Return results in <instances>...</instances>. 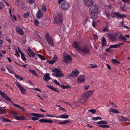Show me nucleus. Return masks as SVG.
Returning a JSON list of instances; mask_svg holds the SVG:
<instances>
[{
	"instance_id": "57",
	"label": "nucleus",
	"mask_w": 130,
	"mask_h": 130,
	"mask_svg": "<svg viewBox=\"0 0 130 130\" xmlns=\"http://www.w3.org/2000/svg\"><path fill=\"white\" fill-rule=\"evenodd\" d=\"M121 1L124 3L130 4V0H121Z\"/></svg>"
},
{
	"instance_id": "2",
	"label": "nucleus",
	"mask_w": 130,
	"mask_h": 130,
	"mask_svg": "<svg viewBox=\"0 0 130 130\" xmlns=\"http://www.w3.org/2000/svg\"><path fill=\"white\" fill-rule=\"evenodd\" d=\"M94 91V90H92L85 92L83 93L82 99L79 101V102L83 104H85L89 96L93 94Z\"/></svg>"
},
{
	"instance_id": "6",
	"label": "nucleus",
	"mask_w": 130,
	"mask_h": 130,
	"mask_svg": "<svg viewBox=\"0 0 130 130\" xmlns=\"http://www.w3.org/2000/svg\"><path fill=\"white\" fill-rule=\"evenodd\" d=\"M78 52L81 54L84 53L85 54H87L89 53L90 51L87 46L84 45L80 47Z\"/></svg>"
},
{
	"instance_id": "7",
	"label": "nucleus",
	"mask_w": 130,
	"mask_h": 130,
	"mask_svg": "<svg viewBox=\"0 0 130 130\" xmlns=\"http://www.w3.org/2000/svg\"><path fill=\"white\" fill-rule=\"evenodd\" d=\"M46 117L51 118H61L62 119H67L68 118L69 116L67 115L64 114H61L60 115H52L48 114H46Z\"/></svg>"
},
{
	"instance_id": "53",
	"label": "nucleus",
	"mask_w": 130,
	"mask_h": 130,
	"mask_svg": "<svg viewBox=\"0 0 130 130\" xmlns=\"http://www.w3.org/2000/svg\"><path fill=\"white\" fill-rule=\"evenodd\" d=\"M29 13L28 12H27L26 13L24 14L23 16L24 18H27L29 16Z\"/></svg>"
},
{
	"instance_id": "35",
	"label": "nucleus",
	"mask_w": 130,
	"mask_h": 130,
	"mask_svg": "<svg viewBox=\"0 0 130 130\" xmlns=\"http://www.w3.org/2000/svg\"><path fill=\"white\" fill-rule=\"evenodd\" d=\"M70 122V121L67 120H64L63 122H59L58 123L60 124H66Z\"/></svg>"
},
{
	"instance_id": "44",
	"label": "nucleus",
	"mask_w": 130,
	"mask_h": 130,
	"mask_svg": "<svg viewBox=\"0 0 130 130\" xmlns=\"http://www.w3.org/2000/svg\"><path fill=\"white\" fill-rule=\"evenodd\" d=\"M88 111L92 112L93 114H94L96 113V110L94 109H91L89 110Z\"/></svg>"
},
{
	"instance_id": "40",
	"label": "nucleus",
	"mask_w": 130,
	"mask_h": 130,
	"mask_svg": "<svg viewBox=\"0 0 130 130\" xmlns=\"http://www.w3.org/2000/svg\"><path fill=\"white\" fill-rule=\"evenodd\" d=\"M102 119V118L100 117H93L92 118V120L94 121H96L99 120H101Z\"/></svg>"
},
{
	"instance_id": "32",
	"label": "nucleus",
	"mask_w": 130,
	"mask_h": 130,
	"mask_svg": "<svg viewBox=\"0 0 130 130\" xmlns=\"http://www.w3.org/2000/svg\"><path fill=\"white\" fill-rule=\"evenodd\" d=\"M6 113V111L2 107H0V113L2 114H5Z\"/></svg>"
},
{
	"instance_id": "11",
	"label": "nucleus",
	"mask_w": 130,
	"mask_h": 130,
	"mask_svg": "<svg viewBox=\"0 0 130 130\" xmlns=\"http://www.w3.org/2000/svg\"><path fill=\"white\" fill-rule=\"evenodd\" d=\"M15 84L20 89L21 93L23 94H26V90L18 82H15Z\"/></svg>"
},
{
	"instance_id": "60",
	"label": "nucleus",
	"mask_w": 130,
	"mask_h": 130,
	"mask_svg": "<svg viewBox=\"0 0 130 130\" xmlns=\"http://www.w3.org/2000/svg\"><path fill=\"white\" fill-rule=\"evenodd\" d=\"M59 110H63L64 111L66 112V110L63 108L60 107L59 108Z\"/></svg>"
},
{
	"instance_id": "17",
	"label": "nucleus",
	"mask_w": 130,
	"mask_h": 130,
	"mask_svg": "<svg viewBox=\"0 0 130 130\" xmlns=\"http://www.w3.org/2000/svg\"><path fill=\"white\" fill-rule=\"evenodd\" d=\"M16 30L17 32L20 35H23L24 34V31L20 27H17L16 28Z\"/></svg>"
},
{
	"instance_id": "51",
	"label": "nucleus",
	"mask_w": 130,
	"mask_h": 130,
	"mask_svg": "<svg viewBox=\"0 0 130 130\" xmlns=\"http://www.w3.org/2000/svg\"><path fill=\"white\" fill-rule=\"evenodd\" d=\"M71 102H67L66 103V104L69 105L70 107H71L72 108H73L75 106V105H72V104H71Z\"/></svg>"
},
{
	"instance_id": "61",
	"label": "nucleus",
	"mask_w": 130,
	"mask_h": 130,
	"mask_svg": "<svg viewBox=\"0 0 130 130\" xmlns=\"http://www.w3.org/2000/svg\"><path fill=\"white\" fill-rule=\"evenodd\" d=\"M4 7V4L0 2V9L2 10Z\"/></svg>"
},
{
	"instance_id": "45",
	"label": "nucleus",
	"mask_w": 130,
	"mask_h": 130,
	"mask_svg": "<svg viewBox=\"0 0 130 130\" xmlns=\"http://www.w3.org/2000/svg\"><path fill=\"white\" fill-rule=\"evenodd\" d=\"M57 59L58 58L57 56L56 55H54V57L52 59V60L55 63L57 61Z\"/></svg>"
},
{
	"instance_id": "28",
	"label": "nucleus",
	"mask_w": 130,
	"mask_h": 130,
	"mask_svg": "<svg viewBox=\"0 0 130 130\" xmlns=\"http://www.w3.org/2000/svg\"><path fill=\"white\" fill-rule=\"evenodd\" d=\"M108 36L111 40L113 41L115 40L117 38L116 35L114 36L111 34H110Z\"/></svg>"
},
{
	"instance_id": "39",
	"label": "nucleus",
	"mask_w": 130,
	"mask_h": 130,
	"mask_svg": "<svg viewBox=\"0 0 130 130\" xmlns=\"http://www.w3.org/2000/svg\"><path fill=\"white\" fill-rule=\"evenodd\" d=\"M119 38L125 41H126L127 40L126 38L124 36H122L121 35H120V36Z\"/></svg>"
},
{
	"instance_id": "24",
	"label": "nucleus",
	"mask_w": 130,
	"mask_h": 130,
	"mask_svg": "<svg viewBox=\"0 0 130 130\" xmlns=\"http://www.w3.org/2000/svg\"><path fill=\"white\" fill-rule=\"evenodd\" d=\"M25 117L24 116H20L19 115H18L17 116H15V119L17 120H24L25 119Z\"/></svg>"
},
{
	"instance_id": "33",
	"label": "nucleus",
	"mask_w": 130,
	"mask_h": 130,
	"mask_svg": "<svg viewBox=\"0 0 130 130\" xmlns=\"http://www.w3.org/2000/svg\"><path fill=\"white\" fill-rule=\"evenodd\" d=\"M1 119L3 122H10L11 121L9 119L4 117H1Z\"/></svg>"
},
{
	"instance_id": "46",
	"label": "nucleus",
	"mask_w": 130,
	"mask_h": 130,
	"mask_svg": "<svg viewBox=\"0 0 130 130\" xmlns=\"http://www.w3.org/2000/svg\"><path fill=\"white\" fill-rule=\"evenodd\" d=\"M118 47L117 44L116 45H111L110 46V48H117Z\"/></svg>"
},
{
	"instance_id": "41",
	"label": "nucleus",
	"mask_w": 130,
	"mask_h": 130,
	"mask_svg": "<svg viewBox=\"0 0 130 130\" xmlns=\"http://www.w3.org/2000/svg\"><path fill=\"white\" fill-rule=\"evenodd\" d=\"M36 55L38 56L41 59L43 60H45L44 57L43 56L40 54H36Z\"/></svg>"
},
{
	"instance_id": "64",
	"label": "nucleus",
	"mask_w": 130,
	"mask_h": 130,
	"mask_svg": "<svg viewBox=\"0 0 130 130\" xmlns=\"http://www.w3.org/2000/svg\"><path fill=\"white\" fill-rule=\"evenodd\" d=\"M12 105L14 106L17 108H19V107H20V106L19 105L14 103L12 104Z\"/></svg>"
},
{
	"instance_id": "4",
	"label": "nucleus",
	"mask_w": 130,
	"mask_h": 130,
	"mask_svg": "<svg viewBox=\"0 0 130 130\" xmlns=\"http://www.w3.org/2000/svg\"><path fill=\"white\" fill-rule=\"evenodd\" d=\"M63 62L66 64H68L71 62L72 59L71 56L67 54V53L64 52L63 54Z\"/></svg>"
},
{
	"instance_id": "16",
	"label": "nucleus",
	"mask_w": 130,
	"mask_h": 130,
	"mask_svg": "<svg viewBox=\"0 0 130 130\" xmlns=\"http://www.w3.org/2000/svg\"><path fill=\"white\" fill-rule=\"evenodd\" d=\"M39 121L40 122L42 123H53V121L51 119H43L39 120Z\"/></svg>"
},
{
	"instance_id": "9",
	"label": "nucleus",
	"mask_w": 130,
	"mask_h": 130,
	"mask_svg": "<svg viewBox=\"0 0 130 130\" xmlns=\"http://www.w3.org/2000/svg\"><path fill=\"white\" fill-rule=\"evenodd\" d=\"M59 6L64 10L68 9L70 7V4L67 1H64L62 3L59 4Z\"/></svg>"
},
{
	"instance_id": "47",
	"label": "nucleus",
	"mask_w": 130,
	"mask_h": 130,
	"mask_svg": "<svg viewBox=\"0 0 130 130\" xmlns=\"http://www.w3.org/2000/svg\"><path fill=\"white\" fill-rule=\"evenodd\" d=\"M6 39L7 41L9 42L10 43H11V39L9 37L6 36L5 38Z\"/></svg>"
},
{
	"instance_id": "50",
	"label": "nucleus",
	"mask_w": 130,
	"mask_h": 130,
	"mask_svg": "<svg viewBox=\"0 0 130 130\" xmlns=\"http://www.w3.org/2000/svg\"><path fill=\"white\" fill-rule=\"evenodd\" d=\"M54 83L56 85L60 86L61 85L60 83L58 82L56 80H55L54 81Z\"/></svg>"
},
{
	"instance_id": "14",
	"label": "nucleus",
	"mask_w": 130,
	"mask_h": 130,
	"mask_svg": "<svg viewBox=\"0 0 130 130\" xmlns=\"http://www.w3.org/2000/svg\"><path fill=\"white\" fill-rule=\"evenodd\" d=\"M85 77L83 75H80L77 78V82L79 83H84L85 82Z\"/></svg>"
},
{
	"instance_id": "48",
	"label": "nucleus",
	"mask_w": 130,
	"mask_h": 130,
	"mask_svg": "<svg viewBox=\"0 0 130 130\" xmlns=\"http://www.w3.org/2000/svg\"><path fill=\"white\" fill-rule=\"evenodd\" d=\"M112 62L114 64H116L117 63L120 64V62L119 61H117L115 59H112Z\"/></svg>"
},
{
	"instance_id": "36",
	"label": "nucleus",
	"mask_w": 130,
	"mask_h": 130,
	"mask_svg": "<svg viewBox=\"0 0 130 130\" xmlns=\"http://www.w3.org/2000/svg\"><path fill=\"white\" fill-rule=\"evenodd\" d=\"M97 66L96 64H90L88 66L89 67L91 68H94L97 67Z\"/></svg>"
},
{
	"instance_id": "25",
	"label": "nucleus",
	"mask_w": 130,
	"mask_h": 130,
	"mask_svg": "<svg viewBox=\"0 0 130 130\" xmlns=\"http://www.w3.org/2000/svg\"><path fill=\"white\" fill-rule=\"evenodd\" d=\"M95 123L97 124H107V122L106 121L102 120L96 122Z\"/></svg>"
},
{
	"instance_id": "43",
	"label": "nucleus",
	"mask_w": 130,
	"mask_h": 130,
	"mask_svg": "<svg viewBox=\"0 0 130 130\" xmlns=\"http://www.w3.org/2000/svg\"><path fill=\"white\" fill-rule=\"evenodd\" d=\"M40 23L37 20L35 19L34 20V24H35L37 26H38L39 24Z\"/></svg>"
},
{
	"instance_id": "59",
	"label": "nucleus",
	"mask_w": 130,
	"mask_h": 130,
	"mask_svg": "<svg viewBox=\"0 0 130 130\" xmlns=\"http://www.w3.org/2000/svg\"><path fill=\"white\" fill-rule=\"evenodd\" d=\"M7 68L9 73L11 74L13 73L14 72L12 70L10 69L8 67Z\"/></svg>"
},
{
	"instance_id": "13",
	"label": "nucleus",
	"mask_w": 130,
	"mask_h": 130,
	"mask_svg": "<svg viewBox=\"0 0 130 130\" xmlns=\"http://www.w3.org/2000/svg\"><path fill=\"white\" fill-rule=\"evenodd\" d=\"M0 95H1L3 98L6 99V100L10 102L11 103L13 102V101L5 93L3 92L1 90H0Z\"/></svg>"
},
{
	"instance_id": "20",
	"label": "nucleus",
	"mask_w": 130,
	"mask_h": 130,
	"mask_svg": "<svg viewBox=\"0 0 130 130\" xmlns=\"http://www.w3.org/2000/svg\"><path fill=\"white\" fill-rule=\"evenodd\" d=\"M79 72L77 70H74L72 72L71 76L73 77H76L78 75Z\"/></svg>"
},
{
	"instance_id": "23",
	"label": "nucleus",
	"mask_w": 130,
	"mask_h": 130,
	"mask_svg": "<svg viewBox=\"0 0 130 130\" xmlns=\"http://www.w3.org/2000/svg\"><path fill=\"white\" fill-rule=\"evenodd\" d=\"M119 120V121L121 122L127 121H128L127 118H125L124 117L119 116L118 118Z\"/></svg>"
},
{
	"instance_id": "58",
	"label": "nucleus",
	"mask_w": 130,
	"mask_h": 130,
	"mask_svg": "<svg viewBox=\"0 0 130 130\" xmlns=\"http://www.w3.org/2000/svg\"><path fill=\"white\" fill-rule=\"evenodd\" d=\"M19 108L23 111L25 112L26 111V110L23 107L20 106Z\"/></svg>"
},
{
	"instance_id": "26",
	"label": "nucleus",
	"mask_w": 130,
	"mask_h": 130,
	"mask_svg": "<svg viewBox=\"0 0 130 130\" xmlns=\"http://www.w3.org/2000/svg\"><path fill=\"white\" fill-rule=\"evenodd\" d=\"M110 111L114 113H117L119 112V111L116 109L113 108H111L110 109Z\"/></svg>"
},
{
	"instance_id": "3",
	"label": "nucleus",
	"mask_w": 130,
	"mask_h": 130,
	"mask_svg": "<svg viewBox=\"0 0 130 130\" xmlns=\"http://www.w3.org/2000/svg\"><path fill=\"white\" fill-rule=\"evenodd\" d=\"M52 71L54 73L52 74V75L53 76L61 77L64 75L62 74V72L60 69L54 68L52 69Z\"/></svg>"
},
{
	"instance_id": "5",
	"label": "nucleus",
	"mask_w": 130,
	"mask_h": 130,
	"mask_svg": "<svg viewBox=\"0 0 130 130\" xmlns=\"http://www.w3.org/2000/svg\"><path fill=\"white\" fill-rule=\"evenodd\" d=\"M53 15L55 20V23L57 25L61 24L63 21L61 16L59 15L58 13H57L56 15L54 14Z\"/></svg>"
},
{
	"instance_id": "1",
	"label": "nucleus",
	"mask_w": 130,
	"mask_h": 130,
	"mask_svg": "<svg viewBox=\"0 0 130 130\" xmlns=\"http://www.w3.org/2000/svg\"><path fill=\"white\" fill-rule=\"evenodd\" d=\"M99 12V7L97 5H93L89 9V13L91 18L93 19L98 18V14Z\"/></svg>"
},
{
	"instance_id": "15",
	"label": "nucleus",
	"mask_w": 130,
	"mask_h": 130,
	"mask_svg": "<svg viewBox=\"0 0 130 130\" xmlns=\"http://www.w3.org/2000/svg\"><path fill=\"white\" fill-rule=\"evenodd\" d=\"M84 4L88 7L91 6L93 4V0H83Z\"/></svg>"
},
{
	"instance_id": "30",
	"label": "nucleus",
	"mask_w": 130,
	"mask_h": 130,
	"mask_svg": "<svg viewBox=\"0 0 130 130\" xmlns=\"http://www.w3.org/2000/svg\"><path fill=\"white\" fill-rule=\"evenodd\" d=\"M106 40L105 39V38L104 37H103L102 38V45L103 46H105L106 44Z\"/></svg>"
},
{
	"instance_id": "49",
	"label": "nucleus",
	"mask_w": 130,
	"mask_h": 130,
	"mask_svg": "<svg viewBox=\"0 0 130 130\" xmlns=\"http://www.w3.org/2000/svg\"><path fill=\"white\" fill-rule=\"evenodd\" d=\"M21 40L23 43L25 44L26 43V40L25 37H23L21 38Z\"/></svg>"
},
{
	"instance_id": "29",
	"label": "nucleus",
	"mask_w": 130,
	"mask_h": 130,
	"mask_svg": "<svg viewBox=\"0 0 130 130\" xmlns=\"http://www.w3.org/2000/svg\"><path fill=\"white\" fill-rule=\"evenodd\" d=\"M14 76L17 79L21 81L24 79V78L19 76L17 74H15L14 75Z\"/></svg>"
},
{
	"instance_id": "62",
	"label": "nucleus",
	"mask_w": 130,
	"mask_h": 130,
	"mask_svg": "<svg viewBox=\"0 0 130 130\" xmlns=\"http://www.w3.org/2000/svg\"><path fill=\"white\" fill-rule=\"evenodd\" d=\"M47 62L49 63L52 64H53L54 63V62L52 60H48L47 61Z\"/></svg>"
},
{
	"instance_id": "31",
	"label": "nucleus",
	"mask_w": 130,
	"mask_h": 130,
	"mask_svg": "<svg viewBox=\"0 0 130 130\" xmlns=\"http://www.w3.org/2000/svg\"><path fill=\"white\" fill-rule=\"evenodd\" d=\"M29 71L31 73H32V74H33L35 76H38V75L35 70H34L30 69L29 70Z\"/></svg>"
},
{
	"instance_id": "27",
	"label": "nucleus",
	"mask_w": 130,
	"mask_h": 130,
	"mask_svg": "<svg viewBox=\"0 0 130 130\" xmlns=\"http://www.w3.org/2000/svg\"><path fill=\"white\" fill-rule=\"evenodd\" d=\"M97 125L99 127L103 128H108L109 127V125L105 124H97Z\"/></svg>"
},
{
	"instance_id": "34",
	"label": "nucleus",
	"mask_w": 130,
	"mask_h": 130,
	"mask_svg": "<svg viewBox=\"0 0 130 130\" xmlns=\"http://www.w3.org/2000/svg\"><path fill=\"white\" fill-rule=\"evenodd\" d=\"M18 50H15V53L19 56L20 54H21L22 53V52L20 51L19 48L18 47Z\"/></svg>"
},
{
	"instance_id": "22",
	"label": "nucleus",
	"mask_w": 130,
	"mask_h": 130,
	"mask_svg": "<svg viewBox=\"0 0 130 130\" xmlns=\"http://www.w3.org/2000/svg\"><path fill=\"white\" fill-rule=\"evenodd\" d=\"M50 74L48 73H46L43 77L44 80L45 81H47L51 79L49 76Z\"/></svg>"
},
{
	"instance_id": "37",
	"label": "nucleus",
	"mask_w": 130,
	"mask_h": 130,
	"mask_svg": "<svg viewBox=\"0 0 130 130\" xmlns=\"http://www.w3.org/2000/svg\"><path fill=\"white\" fill-rule=\"evenodd\" d=\"M21 57L22 59L24 62L26 60V58L24 55L22 53L21 54Z\"/></svg>"
},
{
	"instance_id": "55",
	"label": "nucleus",
	"mask_w": 130,
	"mask_h": 130,
	"mask_svg": "<svg viewBox=\"0 0 130 130\" xmlns=\"http://www.w3.org/2000/svg\"><path fill=\"white\" fill-rule=\"evenodd\" d=\"M71 104L72 105H75V106L73 108H75V107L77 106V103L75 102H71Z\"/></svg>"
},
{
	"instance_id": "38",
	"label": "nucleus",
	"mask_w": 130,
	"mask_h": 130,
	"mask_svg": "<svg viewBox=\"0 0 130 130\" xmlns=\"http://www.w3.org/2000/svg\"><path fill=\"white\" fill-rule=\"evenodd\" d=\"M11 114L14 116L15 118V116H17L18 115L17 112L14 111H12L11 113Z\"/></svg>"
},
{
	"instance_id": "56",
	"label": "nucleus",
	"mask_w": 130,
	"mask_h": 130,
	"mask_svg": "<svg viewBox=\"0 0 130 130\" xmlns=\"http://www.w3.org/2000/svg\"><path fill=\"white\" fill-rule=\"evenodd\" d=\"M102 30L104 32L107 31H108V29L107 27H104Z\"/></svg>"
},
{
	"instance_id": "63",
	"label": "nucleus",
	"mask_w": 130,
	"mask_h": 130,
	"mask_svg": "<svg viewBox=\"0 0 130 130\" xmlns=\"http://www.w3.org/2000/svg\"><path fill=\"white\" fill-rule=\"evenodd\" d=\"M89 86L88 85H85L84 86V89L85 90H86L89 88Z\"/></svg>"
},
{
	"instance_id": "18",
	"label": "nucleus",
	"mask_w": 130,
	"mask_h": 130,
	"mask_svg": "<svg viewBox=\"0 0 130 130\" xmlns=\"http://www.w3.org/2000/svg\"><path fill=\"white\" fill-rule=\"evenodd\" d=\"M79 43L78 42H74L72 44L73 47L75 48L76 50L78 52L80 47L79 46Z\"/></svg>"
},
{
	"instance_id": "10",
	"label": "nucleus",
	"mask_w": 130,
	"mask_h": 130,
	"mask_svg": "<svg viewBox=\"0 0 130 130\" xmlns=\"http://www.w3.org/2000/svg\"><path fill=\"white\" fill-rule=\"evenodd\" d=\"M111 15L112 17H116L118 18H123L126 17L125 14H121L117 12H112L111 14Z\"/></svg>"
},
{
	"instance_id": "19",
	"label": "nucleus",
	"mask_w": 130,
	"mask_h": 130,
	"mask_svg": "<svg viewBox=\"0 0 130 130\" xmlns=\"http://www.w3.org/2000/svg\"><path fill=\"white\" fill-rule=\"evenodd\" d=\"M106 8H109V9L108 10H105V14L107 17V18L108 19H109V17L110 15V12L109 10V8H110V7L108 6H106Z\"/></svg>"
},
{
	"instance_id": "52",
	"label": "nucleus",
	"mask_w": 130,
	"mask_h": 130,
	"mask_svg": "<svg viewBox=\"0 0 130 130\" xmlns=\"http://www.w3.org/2000/svg\"><path fill=\"white\" fill-rule=\"evenodd\" d=\"M47 86L48 87L54 91L55 89V88L51 85H47Z\"/></svg>"
},
{
	"instance_id": "54",
	"label": "nucleus",
	"mask_w": 130,
	"mask_h": 130,
	"mask_svg": "<svg viewBox=\"0 0 130 130\" xmlns=\"http://www.w3.org/2000/svg\"><path fill=\"white\" fill-rule=\"evenodd\" d=\"M42 10L43 11H44V12L45 11H46V9L44 5H43L42 6Z\"/></svg>"
},
{
	"instance_id": "21",
	"label": "nucleus",
	"mask_w": 130,
	"mask_h": 130,
	"mask_svg": "<svg viewBox=\"0 0 130 130\" xmlns=\"http://www.w3.org/2000/svg\"><path fill=\"white\" fill-rule=\"evenodd\" d=\"M43 15L42 11L41 10H39L36 14L37 18L38 19L41 18Z\"/></svg>"
},
{
	"instance_id": "12",
	"label": "nucleus",
	"mask_w": 130,
	"mask_h": 130,
	"mask_svg": "<svg viewBox=\"0 0 130 130\" xmlns=\"http://www.w3.org/2000/svg\"><path fill=\"white\" fill-rule=\"evenodd\" d=\"M30 114L31 116H35L37 117H33L31 119L33 121H35L39 119V118L38 117H42L44 116L43 115H41L39 114L35 113H31Z\"/></svg>"
},
{
	"instance_id": "42",
	"label": "nucleus",
	"mask_w": 130,
	"mask_h": 130,
	"mask_svg": "<svg viewBox=\"0 0 130 130\" xmlns=\"http://www.w3.org/2000/svg\"><path fill=\"white\" fill-rule=\"evenodd\" d=\"M119 4L120 5V7L122 8V10L123 11H125V10H124L123 9V8L125 7V6L124 5H123L122 4V2H118Z\"/></svg>"
},
{
	"instance_id": "8",
	"label": "nucleus",
	"mask_w": 130,
	"mask_h": 130,
	"mask_svg": "<svg viewBox=\"0 0 130 130\" xmlns=\"http://www.w3.org/2000/svg\"><path fill=\"white\" fill-rule=\"evenodd\" d=\"M45 38L48 43L52 47L54 46L53 41L51 36L49 35V34L46 32L45 35Z\"/></svg>"
}]
</instances>
